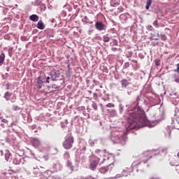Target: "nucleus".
Listing matches in <instances>:
<instances>
[{"label":"nucleus","mask_w":179,"mask_h":179,"mask_svg":"<svg viewBox=\"0 0 179 179\" xmlns=\"http://www.w3.org/2000/svg\"><path fill=\"white\" fill-rule=\"evenodd\" d=\"M142 100V95L137 96L136 99V106H135L132 113H130L127 123L126 124V128L127 131L131 129H139V128H143V127H148V117L145 110L139 106V102Z\"/></svg>","instance_id":"nucleus-1"},{"label":"nucleus","mask_w":179,"mask_h":179,"mask_svg":"<svg viewBox=\"0 0 179 179\" xmlns=\"http://www.w3.org/2000/svg\"><path fill=\"white\" fill-rule=\"evenodd\" d=\"M92 156L101 162V164H103L106 160L110 159V152H107L106 150L96 149Z\"/></svg>","instance_id":"nucleus-2"},{"label":"nucleus","mask_w":179,"mask_h":179,"mask_svg":"<svg viewBox=\"0 0 179 179\" xmlns=\"http://www.w3.org/2000/svg\"><path fill=\"white\" fill-rule=\"evenodd\" d=\"M74 142H75V140L73 138V136H72V134H70L69 135L66 136L65 140L63 141L62 146L66 150H69V149L72 148V146H73Z\"/></svg>","instance_id":"nucleus-3"},{"label":"nucleus","mask_w":179,"mask_h":179,"mask_svg":"<svg viewBox=\"0 0 179 179\" xmlns=\"http://www.w3.org/2000/svg\"><path fill=\"white\" fill-rule=\"evenodd\" d=\"M95 157L93 155L90 157V169L94 171L99 165V162H100L98 159H94Z\"/></svg>","instance_id":"nucleus-4"},{"label":"nucleus","mask_w":179,"mask_h":179,"mask_svg":"<svg viewBox=\"0 0 179 179\" xmlns=\"http://www.w3.org/2000/svg\"><path fill=\"white\" fill-rule=\"evenodd\" d=\"M13 163L15 165L20 164V163H22V164H24V158L20 156L19 154H15Z\"/></svg>","instance_id":"nucleus-5"},{"label":"nucleus","mask_w":179,"mask_h":179,"mask_svg":"<svg viewBox=\"0 0 179 179\" xmlns=\"http://www.w3.org/2000/svg\"><path fill=\"white\" fill-rule=\"evenodd\" d=\"M116 141L117 143L124 145V143L127 142V135L124 133L117 135L116 137Z\"/></svg>","instance_id":"nucleus-6"},{"label":"nucleus","mask_w":179,"mask_h":179,"mask_svg":"<svg viewBox=\"0 0 179 179\" xmlns=\"http://www.w3.org/2000/svg\"><path fill=\"white\" fill-rule=\"evenodd\" d=\"M52 170L53 173H56L57 171H61V170H62V164H61L59 162L54 163L52 166Z\"/></svg>","instance_id":"nucleus-7"},{"label":"nucleus","mask_w":179,"mask_h":179,"mask_svg":"<svg viewBox=\"0 0 179 179\" xmlns=\"http://www.w3.org/2000/svg\"><path fill=\"white\" fill-rule=\"evenodd\" d=\"M59 71H52L50 74V80H52V82H54V80H55L57 78H59Z\"/></svg>","instance_id":"nucleus-8"},{"label":"nucleus","mask_w":179,"mask_h":179,"mask_svg":"<svg viewBox=\"0 0 179 179\" xmlns=\"http://www.w3.org/2000/svg\"><path fill=\"white\" fill-rule=\"evenodd\" d=\"M95 28L99 31H103V30H104V29L106 28V25H104V24L101 21L96 22Z\"/></svg>","instance_id":"nucleus-9"},{"label":"nucleus","mask_w":179,"mask_h":179,"mask_svg":"<svg viewBox=\"0 0 179 179\" xmlns=\"http://www.w3.org/2000/svg\"><path fill=\"white\" fill-rule=\"evenodd\" d=\"M113 169L111 168V165H108L107 166H103L99 169V173L101 174H106V173H110Z\"/></svg>","instance_id":"nucleus-10"},{"label":"nucleus","mask_w":179,"mask_h":179,"mask_svg":"<svg viewBox=\"0 0 179 179\" xmlns=\"http://www.w3.org/2000/svg\"><path fill=\"white\" fill-rule=\"evenodd\" d=\"M120 83L123 89H127V86H129V85H131V78H129L128 80L124 78L120 81Z\"/></svg>","instance_id":"nucleus-11"},{"label":"nucleus","mask_w":179,"mask_h":179,"mask_svg":"<svg viewBox=\"0 0 179 179\" xmlns=\"http://www.w3.org/2000/svg\"><path fill=\"white\" fill-rule=\"evenodd\" d=\"M31 143L34 148H40L41 146V141L38 138H33Z\"/></svg>","instance_id":"nucleus-12"},{"label":"nucleus","mask_w":179,"mask_h":179,"mask_svg":"<svg viewBox=\"0 0 179 179\" xmlns=\"http://www.w3.org/2000/svg\"><path fill=\"white\" fill-rule=\"evenodd\" d=\"M128 16H129V14L128 13H124L120 15V20H121L122 23H127L128 22Z\"/></svg>","instance_id":"nucleus-13"},{"label":"nucleus","mask_w":179,"mask_h":179,"mask_svg":"<svg viewBox=\"0 0 179 179\" xmlns=\"http://www.w3.org/2000/svg\"><path fill=\"white\" fill-rule=\"evenodd\" d=\"M131 173H132V167H127L125 168V169L123 170L122 176H124V177H128V176H129Z\"/></svg>","instance_id":"nucleus-14"},{"label":"nucleus","mask_w":179,"mask_h":179,"mask_svg":"<svg viewBox=\"0 0 179 179\" xmlns=\"http://www.w3.org/2000/svg\"><path fill=\"white\" fill-rule=\"evenodd\" d=\"M36 86H37L38 89H41L44 86V82L41 80V77L39 76L36 80Z\"/></svg>","instance_id":"nucleus-15"},{"label":"nucleus","mask_w":179,"mask_h":179,"mask_svg":"<svg viewBox=\"0 0 179 179\" xmlns=\"http://www.w3.org/2000/svg\"><path fill=\"white\" fill-rule=\"evenodd\" d=\"M160 38V35L157 33H151L150 40L152 41V40H159Z\"/></svg>","instance_id":"nucleus-16"},{"label":"nucleus","mask_w":179,"mask_h":179,"mask_svg":"<svg viewBox=\"0 0 179 179\" xmlns=\"http://www.w3.org/2000/svg\"><path fill=\"white\" fill-rule=\"evenodd\" d=\"M86 146H87V143L86 141H82L80 143V150L81 152H85L86 151Z\"/></svg>","instance_id":"nucleus-17"},{"label":"nucleus","mask_w":179,"mask_h":179,"mask_svg":"<svg viewBox=\"0 0 179 179\" xmlns=\"http://www.w3.org/2000/svg\"><path fill=\"white\" fill-rule=\"evenodd\" d=\"M167 152H168L167 148H159V154L161 156H166V155H167Z\"/></svg>","instance_id":"nucleus-18"},{"label":"nucleus","mask_w":179,"mask_h":179,"mask_svg":"<svg viewBox=\"0 0 179 179\" xmlns=\"http://www.w3.org/2000/svg\"><path fill=\"white\" fill-rule=\"evenodd\" d=\"M83 23H85V24H93V21H90L87 16H84L82 19Z\"/></svg>","instance_id":"nucleus-19"},{"label":"nucleus","mask_w":179,"mask_h":179,"mask_svg":"<svg viewBox=\"0 0 179 179\" xmlns=\"http://www.w3.org/2000/svg\"><path fill=\"white\" fill-rule=\"evenodd\" d=\"M66 166L68 167V169L71 170V171H75V166H73V165L72 164V162L70 160H67Z\"/></svg>","instance_id":"nucleus-20"},{"label":"nucleus","mask_w":179,"mask_h":179,"mask_svg":"<svg viewBox=\"0 0 179 179\" xmlns=\"http://www.w3.org/2000/svg\"><path fill=\"white\" fill-rule=\"evenodd\" d=\"M110 40H111V37H110L109 34H106L103 36V43H110Z\"/></svg>","instance_id":"nucleus-21"},{"label":"nucleus","mask_w":179,"mask_h":179,"mask_svg":"<svg viewBox=\"0 0 179 179\" xmlns=\"http://www.w3.org/2000/svg\"><path fill=\"white\" fill-rule=\"evenodd\" d=\"M17 124H19V120L15 119L13 120L10 124L8 126L10 128H13V127H17Z\"/></svg>","instance_id":"nucleus-22"},{"label":"nucleus","mask_w":179,"mask_h":179,"mask_svg":"<svg viewBox=\"0 0 179 179\" xmlns=\"http://www.w3.org/2000/svg\"><path fill=\"white\" fill-rule=\"evenodd\" d=\"M10 97H12V93L6 92L4 94V99L6 100V101H9V100H10Z\"/></svg>","instance_id":"nucleus-23"},{"label":"nucleus","mask_w":179,"mask_h":179,"mask_svg":"<svg viewBox=\"0 0 179 179\" xmlns=\"http://www.w3.org/2000/svg\"><path fill=\"white\" fill-rule=\"evenodd\" d=\"M37 29H39L40 30H44V23H43V21H38L37 25Z\"/></svg>","instance_id":"nucleus-24"},{"label":"nucleus","mask_w":179,"mask_h":179,"mask_svg":"<svg viewBox=\"0 0 179 179\" xmlns=\"http://www.w3.org/2000/svg\"><path fill=\"white\" fill-rule=\"evenodd\" d=\"M4 61H5V53L2 52L0 55V66H2Z\"/></svg>","instance_id":"nucleus-25"},{"label":"nucleus","mask_w":179,"mask_h":179,"mask_svg":"<svg viewBox=\"0 0 179 179\" xmlns=\"http://www.w3.org/2000/svg\"><path fill=\"white\" fill-rule=\"evenodd\" d=\"M30 20H31L32 22H38V15H31L30 16Z\"/></svg>","instance_id":"nucleus-26"},{"label":"nucleus","mask_w":179,"mask_h":179,"mask_svg":"<svg viewBox=\"0 0 179 179\" xmlns=\"http://www.w3.org/2000/svg\"><path fill=\"white\" fill-rule=\"evenodd\" d=\"M11 154L9 151H6L5 153V160H6V162H9V159L11 157Z\"/></svg>","instance_id":"nucleus-27"},{"label":"nucleus","mask_w":179,"mask_h":179,"mask_svg":"<svg viewBox=\"0 0 179 179\" xmlns=\"http://www.w3.org/2000/svg\"><path fill=\"white\" fill-rule=\"evenodd\" d=\"M52 174V171L50 170H48L44 173V176L46 178H48L49 177H51V175Z\"/></svg>","instance_id":"nucleus-28"},{"label":"nucleus","mask_w":179,"mask_h":179,"mask_svg":"<svg viewBox=\"0 0 179 179\" xmlns=\"http://www.w3.org/2000/svg\"><path fill=\"white\" fill-rule=\"evenodd\" d=\"M64 159H65L66 160H69V159H71V155H69V152L68 151L64 152Z\"/></svg>","instance_id":"nucleus-29"},{"label":"nucleus","mask_w":179,"mask_h":179,"mask_svg":"<svg viewBox=\"0 0 179 179\" xmlns=\"http://www.w3.org/2000/svg\"><path fill=\"white\" fill-rule=\"evenodd\" d=\"M150 5H152V0H147L145 9L146 10H149V8H150Z\"/></svg>","instance_id":"nucleus-30"},{"label":"nucleus","mask_w":179,"mask_h":179,"mask_svg":"<svg viewBox=\"0 0 179 179\" xmlns=\"http://www.w3.org/2000/svg\"><path fill=\"white\" fill-rule=\"evenodd\" d=\"M61 127L62 128H66L67 125H68V120H64V122H62L60 123Z\"/></svg>","instance_id":"nucleus-31"},{"label":"nucleus","mask_w":179,"mask_h":179,"mask_svg":"<svg viewBox=\"0 0 179 179\" xmlns=\"http://www.w3.org/2000/svg\"><path fill=\"white\" fill-rule=\"evenodd\" d=\"M12 110H13V111H19L20 110H22V108H20V107L17 106V105H13L12 106Z\"/></svg>","instance_id":"nucleus-32"},{"label":"nucleus","mask_w":179,"mask_h":179,"mask_svg":"<svg viewBox=\"0 0 179 179\" xmlns=\"http://www.w3.org/2000/svg\"><path fill=\"white\" fill-rule=\"evenodd\" d=\"M132 55H134L132 51L127 52L126 54V58H131L132 57Z\"/></svg>","instance_id":"nucleus-33"},{"label":"nucleus","mask_w":179,"mask_h":179,"mask_svg":"<svg viewBox=\"0 0 179 179\" xmlns=\"http://www.w3.org/2000/svg\"><path fill=\"white\" fill-rule=\"evenodd\" d=\"M106 107H108V108H113V107H115V105L113 103H109L106 105Z\"/></svg>","instance_id":"nucleus-34"},{"label":"nucleus","mask_w":179,"mask_h":179,"mask_svg":"<svg viewBox=\"0 0 179 179\" xmlns=\"http://www.w3.org/2000/svg\"><path fill=\"white\" fill-rule=\"evenodd\" d=\"M174 82H176V83H179V76L174 75L173 76Z\"/></svg>","instance_id":"nucleus-35"},{"label":"nucleus","mask_w":179,"mask_h":179,"mask_svg":"<svg viewBox=\"0 0 179 179\" xmlns=\"http://www.w3.org/2000/svg\"><path fill=\"white\" fill-rule=\"evenodd\" d=\"M92 107L94 108L95 111H97V108H98L97 103L93 102L92 104Z\"/></svg>","instance_id":"nucleus-36"},{"label":"nucleus","mask_w":179,"mask_h":179,"mask_svg":"<svg viewBox=\"0 0 179 179\" xmlns=\"http://www.w3.org/2000/svg\"><path fill=\"white\" fill-rule=\"evenodd\" d=\"M161 40H162V41H166L167 40V36L165 34H161Z\"/></svg>","instance_id":"nucleus-37"},{"label":"nucleus","mask_w":179,"mask_h":179,"mask_svg":"<svg viewBox=\"0 0 179 179\" xmlns=\"http://www.w3.org/2000/svg\"><path fill=\"white\" fill-rule=\"evenodd\" d=\"M155 64L156 65V66H160V59H156L155 60Z\"/></svg>","instance_id":"nucleus-38"},{"label":"nucleus","mask_w":179,"mask_h":179,"mask_svg":"<svg viewBox=\"0 0 179 179\" xmlns=\"http://www.w3.org/2000/svg\"><path fill=\"white\" fill-rule=\"evenodd\" d=\"M112 45H118V41L117 39H113Z\"/></svg>","instance_id":"nucleus-39"},{"label":"nucleus","mask_w":179,"mask_h":179,"mask_svg":"<svg viewBox=\"0 0 179 179\" xmlns=\"http://www.w3.org/2000/svg\"><path fill=\"white\" fill-rule=\"evenodd\" d=\"M117 12H119V13H121V12H124V8L122 6H120L119 8H117Z\"/></svg>","instance_id":"nucleus-40"},{"label":"nucleus","mask_w":179,"mask_h":179,"mask_svg":"<svg viewBox=\"0 0 179 179\" xmlns=\"http://www.w3.org/2000/svg\"><path fill=\"white\" fill-rule=\"evenodd\" d=\"M85 109V106H79L77 108L78 111H83Z\"/></svg>","instance_id":"nucleus-41"},{"label":"nucleus","mask_w":179,"mask_h":179,"mask_svg":"<svg viewBox=\"0 0 179 179\" xmlns=\"http://www.w3.org/2000/svg\"><path fill=\"white\" fill-rule=\"evenodd\" d=\"M124 69L129 68V62L124 63Z\"/></svg>","instance_id":"nucleus-42"},{"label":"nucleus","mask_w":179,"mask_h":179,"mask_svg":"<svg viewBox=\"0 0 179 179\" xmlns=\"http://www.w3.org/2000/svg\"><path fill=\"white\" fill-rule=\"evenodd\" d=\"M93 96H94V100H98L99 99V95H97V93L94 92L93 94Z\"/></svg>","instance_id":"nucleus-43"},{"label":"nucleus","mask_w":179,"mask_h":179,"mask_svg":"<svg viewBox=\"0 0 179 179\" xmlns=\"http://www.w3.org/2000/svg\"><path fill=\"white\" fill-rule=\"evenodd\" d=\"M41 3V0H36L35 4L38 6Z\"/></svg>","instance_id":"nucleus-44"},{"label":"nucleus","mask_w":179,"mask_h":179,"mask_svg":"<svg viewBox=\"0 0 179 179\" xmlns=\"http://www.w3.org/2000/svg\"><path fill=\"white\" fill-rule=\"evenodd\" d=\"M153 25H154L155 27H159V22H157V20L154 21Z\"/></svg>","instance_id":"nucleus-45"},{"label":"nucleus","mask_w":179,"mask_h":179,"mask_svg":"<svg viewBox=\"0 0 179 179\" xmlns=\"http://www.w3.org/2000/svg\"><path fill=\"white\" fill-rule=\"evenodd\" d=\"M89 144L90 145V146H94V141L93 140H90Z\"/></svg>","instance_id":"nucleus-46"},{"label":"nucleus","mask_w":179,"mask_h":179,"mask_svg":"<svg viewBox=\"0 0 179 179\" xmlns=\"http://www.w3.org/2000/svg\"><path fill=\"white\" fill-rule=\"evenodd\" d=\"M103 72H104L105 73H108V69L107 67H104L103 69Z\"/></svg>","instance_id":"nucleus-47"},{"label":"nucleus","mask_w":179,"mask_h":179,"mask_svg":"<svg viewBox=\"0 0 179 179\" xmlns=\"http://www.w3.org/2000/svg\"><path fill=\"white\" fill-rule=\"evenodd\" d=\"M119 111L120 114H122V111H124V108L122 106H120Z\"/></svg>","instance_id":"nucleus-48"},{"label":"nucleus","mask_w":179,"mask_h":179,"mask_svg":"<svg viewBox=\"0 0 179 179\" xmlns=\"http://www.w3.org/2000/svg\"><path fill=\"white\" fill-rule=\"evenodd\" d=\"M166 131L167 134H169V136H170V135L171 134V130H170V128H166Z\"/></svg>","instance_id":"nucleus-49"},{"label":"nucleus","mask_w":179,"mask_h":179,"mask_svg":"<svg viewBox=\"0 0 179 179\" xmlns=\"http://www.w3.org/2000/svg\"><path fill=\"white\" fill-rule=\"evenodd\" d=\"M121 177H124V176H122V174H117L115 176V178H121Z\"/></svg>","instance_id":"nucleus-50"},{"label":"nucleus","mask_w":179,"mask_h":179,"mask_svg":"<svg viewBox=\"0 0 179 179\" xmlns=\"http://www.w3.org/2000/svg\"><path fill=\"white\" fill-rule=\"evenodd\" d=\"M1 122H3L4 124H8V122H9V121H8V120H6V119H2Z\"/></svg>","instance_id":"nucleus-51"},{"label":"nucleus","mask_w":179,"mask_h":179,"mask_svg":"<svg viewBox=\"0 0 179 179\" xmlns=\"http://www.w3.org/2000/svg\"><path fill=\"white\" fill-rule=\"evenodd\" d=\"M118 50H119V49L117 48H111V50L113 51L114 52H115L116 51H118Z\"/></svg>","instance_id":"nucleus-52"},{"label":"nucleus","mask_w":179,"mask_h":179,"mask_svg":"<svg viewBox=\"0 0 179 179\" xmlns=\"http://www.w3.org/2000/svg\"><path fill=\"white\" fill-rule=\"evenodd\" d=\"M110 113L113 114V115H117V111H115V110H112Z\"/></svg>","instance_id":"nucleus-53"},{"label":"nucleus","mask_w":179,"mask_h":179,"mask_svg":"<svg viewBox=\"0 0 179 179\" xmlns=\"http://www.w3.org/2000/svg\"><path fill=\"white\" fill-rule=\"evenodd\" d=\"M131 62H134V64H136V66H138V61L137 60L133 59V60H131Z\"/></svg>","instance_id":"nucleus-54"},{"label":"nucleus","mask_w":179,"mask_h":179,"mask_svg":"<svg viewBox=\"0 0 179 179\" xmlns=\"http://www.w3.org/2000/svg\"><path fill=\"white\" fill-rule=\"evenodd\" d=\"M50 79H51V77H47L46 83H50Z\"/></svg>","instance_id":"nucleus-55"},{"label":"nucleus","mask_w":179,"mask_h":179,"mask_svg":"<svg viewBox=\"0 0 179 179\" xmlns=\"http://www.w3.org/2000/svg\"><path fill=\"white\" fill-rule=\"evenodd\" d=\"M176 71L179 73V63L177 64Z\"/></svg>","instance_id":"nucleus-56"},{"label":"nucleus","mask_w":179,"mask_h":179,"mask_svg":"<svg viewBox=\"0 0 179 179\" xmlns=\"http://www.w3.org/2000/svg\"><path fill=\"white\" fill-rule=\"evenodd\" d=\"M140 163H144V164L148 163V159L142 160Z\"/></svg>","instance_id":"nucleus-57"},{"label":"nucleus","mask_w":179,"mask_h":179,"mask_svg":"<svg viewBox=\"0 0 179 179\" xmlns=\"http://www.w3.org/2000/svg\"><path fill=\"white\" fill-rule=\"evenodd\" d=\"M43 157H44L45 160H48V156L44 155Z\"/></svg>","instance_id":"nucleus-58"},{"label":"nucleus","mask_w":179,"mask_h":179,"mask_svg":"<svg viewBox=\"0 0 179 179\" xmlns=\"http://www.w3.org/2000/svg\"><path fill=\"white\" fill-rule=\"evenodd\" d=\"M11 179H17V177H16V176H11Z\"/></svg>","instance_id":"nucleus-59"},{"label":"nucleus","mask_w":179,"mask_h":179,"mask_svg":"<svg viewBox=\"0 0 179 179\" xmlns=\"http://www.w3.org/2000/svg\"><path fill=\"white\" fill-rule=\"evenodd\" d=\"M10 172V174H13V173H15V171H13V170H10V171H9Z\"/></svg>","instance_id":"nucleus-60"},{"label":"nucleus","mask_w":179,"mask_h":179,"mask_svg":"<svg viewBox=\"0 0 179 179\" xmlns=\"http://www.w3.org/2000/svg\"><path fill=\"white\" fill-rule=\"evenodd\" d=\"M31 129H34V128H36V125L31 126Z\"/></svg>","instance_id":"nucleus-61"},{"label":"nucleus","mask_w":179,"mask_h":179,"mask_svg":"<svg viewBox=\"0 0 179 179\" xmlns=\"http://www.w3.org/2000/svg\"><path fill=\"white\" fill-rule=\"evenodd\" d=\"M148 29H150V30H152V29H153V27H152V25L148 26Z\"/></svg>","instance_id":"nucleus-62"},{"label":"nucleus","mask_w":179,"mask_h":179,"mask_svg":"<svg viewBox=\"0 0 179 179\" xmlns=\"http://www.w3.org/2000/svg\"><path fill=\"white\" fill-rule=\"evenodd\" d=\"M92 31H93V30H90V31H88V34H92Z\"/></svg>","instance_id":"nucleus-63"},{"label":"nucleus","mask_w":179,"mask_h":179,"mask_svg":"<svg viewBox=\"0 0 179 179\" xmlns=\"http://www.w3.org/2000/svg\"><path fill=\"white\" fill-rule=\"evenodd\" d=\"M66 76H69V77L71 76V74L69 73H69H66Z\"/></svg>","instance_id":"nucleus-64"}]
</instances>
